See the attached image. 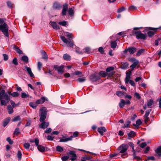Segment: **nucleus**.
Returning a JSON list of instances; mask_svg holds the SVG:
<instances>
[{"label":"nucleus","mask_w":161,"mask_h":161,"mask_svg":"<svg viewBox=\"0 0 161 161\" xmlns=\"http://www.w3.org/2000/svg\"><path fill=\"white\" fill-rule=\"evenodd\" d=\"M0 100L2 105L6 106L10 100V97L7 93L4 92L0 97Z\"/></svg>","instance_id":"f257e3e1"},{"label":"nucleus","mask_w":161,"mask_h":161,"mask_svg":"<svg viewBox=\"0 0 161 161\" xmlns=\"http://www.w3.org/2000/svg\"><path fill=\"white\" fill-rule=\"evenodd\" d=\"M128 147V145L127 144H123L121 145L118 148V150L119 151V153H122L121 157L123 158H125L127 155L126 151Z\"/></svg>","instance_id":"f03ea898"},{"label":"nucleus","mask_w":161,"mask_h":161,"mask_svg":"<svg viewBox=\"0 0 161 161\" xmlns=\"http://www.w3.org/2000/svg\"><path fill=\"white\" fill-rule=\"evenodd\" d=\"M29 142L31 143H35L36 146L37 147L38 149L40 152H43L45 151V148L44 146L41 145H38L39 141L38 138H36L34 140H31L29 141Z\"/></svg>","instance_id":"7ed1b4c3"},{"label":"nucleus","mask_w":161,"mask_h":161,"mask_svg":"<svg viewBox=\"0 0 161 161\" xmlns=\"http://www.w3.org/2000/svg\"><path fill=\"white\" fill-rule=\"evenodd\" d=\"M40 110L41 114H40V121L41 122L45 121V119L46 118L47 112V109L45 107H42Z\"/></svg>","instance_id":"20e7f679"},{"label":"nucleus","mask_w":161,"mask_h":161,"mask_svg":"<svg viewBox=\"0 0 161 161\" xmlns=\"http://www.w3.org/2000/svg\"><path fill=\"white\" fill-rule=\"evenodd\" d=\"M8 29V26L6 23L0 25V31H2L4 35L7 37L9 36Z\"/></svg>","instance_id":"39448f33"},{"label":"nucleus","mask_w":161,"mask_h":161,"mask_svg":"<svg viewBox=\"0 0 161 161\" xmlns=\"http://www.w3.org/2000/svg\"><path fill=\"white\" fill-rule=\"evenodd\" d=\"M61 40L65 43H66L67 46L70 47H73L74 45L73 43L71 41L70 39H68L66 38L63 36H61Z\"/></svg>","instance_id":"423d86ee"},{"label":"nucleus","mask_w":161,"mask_h":161,"mask_svg":"<svg viewBox=\"0 0 161 161\" xmlns=\"http://www.w3.org/2000/svg\"><path fill=\"white\" fill-rule=\"evenodd\" d=\"M135 34L136 36V38L138 39H145L147 37V34H146L142 33L140 31L135 32Z\"/></svg>","instance_id":"0eeeda50"},{"label":"nucleus","mask_w":161,"mask_h":161,"mask_svg":"<svg viewBox=\"0 0 161 161\" xmlns=\"http://www.w3.org/2000/svg\"><path fill=\"white\" fill-rule=\"evenodd\" d=\"M68 155L69 157L71 158L70 159L71 161H74L76 159L77 156L75 152L73 151H70Z\"/></svg>","instance_id":"6e6552de"},{"label":"nucleus","mask_w":161,"mask_h":161,"mask_svg":"<svg viewBox=\"0 0 161 161\" xmlns=\"http://www.w3.org/2000/svg\"><path fill=\"white\" fill-rule=\"evenodd\" d=\"M132 72L130 70L127 71L126 73V77L125 79V84H127L129 82V80L130 79L131 76V75Z\"/></svg>","instance_id":"1a4fd4ad"},{"label":"nucleus","mask_w":161,"mask_h":161,"mask_svg":"<svg viewBox=\"0 0 161 161\" xmlns=\"http://www.w3.org/2000/svg\"><path fill=\"white\" fill-rule=\"evenodd\" d=\"M25 69L28 73V74L31 77H34V75L31 71V68L29 67L26 66H25Z\"/></svg>","instance_id":"9d476101"},{"label":"nucleus","mask_w":161,"mask_h":161,"mask_svg":"<svg viewBox=\"0 0 161 161\" xmlns=\"http://www.w3.org/2000/svg\"><path fill=\"white\" fill-rule=\"evenodd\" d=\"M49 123L45 121L42 122L41 124L39 125V127L40 128L45 129L48 126Z\"/></svg>","instance_id":"9b49d317"},{"label":"nucleus","mask_w":161,"mask_h":161,"mask_svg":"<svg viewBox=\"0 0 161 161\" xmlns=\"http://www.w3.org/2000/svg\"><path fill=\"white\" fill-rule=\"evenodd\" d=\"M90 80L93 82H95L99 80L100 79V77L95 75H92L90 77Z\"/></svg>","instance_id":"f8f14e48"},{"label":"nucleus","mask_w":161,"mask_h":161,"mask_svg":"<svg viewBox=\"0 0 161 161\" xmlns=\"http://www.w3.org/2000/svg\"><path fill=\"white\" fill-rule=\"evenodd\" d=\"M11 119L10 117H7L4 119L3 121V125L4 127H5L9 122Z\"/></svg>","instance_id":"ddd939ff"},{"label":"nucleus","mask_w":161,"mask_h":161,"mask_svg":"<svg viewBox=\"0 0 161 161\" xmlns=\"http://www.w3.org/2000/svg\"><path fill=\"white\" fill-rule=\"evenodd\" d=\"M129 66V63L127 62H123L121 63L120 68L123 69H127Z\"/></svg>","instance_id":"4468645a"},{"label":"nucleus","mask_w":161,"mask_h":161,"mask_svg":"<svg viewBox=\"0 0 161 161\" xmlns=\"http://www.w3.org/2000/svg\"><path fill=\"white\" fill-rule=\"evenodd\" d=\"M73 137L72 136H71L70 137L66 138L64 137L62 138L60 140L59 142H65L69 141H71L72 140Z\"/></svg>","instance_id":"2eb2a0df"},{"label":"nucleus","mask_w":161,"mask_h":161,"mask_svg":"<svg viewBox=\"0 0 161 161\" xmlns=\"http://www.w3.org/2000/svg\"><path fill=\"white\" fill-rule=\"evenodd\" d=\"M97 131L102 136L103 135V133L106 131V130L104 127H100L98 128Z\"/></svg>","instance_id":"dca6fc26"},{"label":"nucleus","mask_w":161,"mask_h":161,"mask_svg":"<svg viewBox=\"0 0 161 161\" xmlns=\"http://www.w3.org/2000/svg\"><path fill=\"white\" fill-rule=\"evenodd\" d=\"M155 152L157 154V156L158 157L161 156V146H159L155 150Z\"/></svg>","instance_id":"f3484780"},{"label":"nucleus","mask_w":161,"mask_h":161,"mask_svg":"<svg viewBox=\"0 0 161 161\" xmlns=\"http://www.w3.org/2000/svg\"><path fill=\"white\" fill-rule=\"evenodd\" d=\"M13 46L14 50L17 53L19 54H21L23 53V52L18 47L15 46V45H14Z\"/></svg>","instance_id":"a211bd4d"},{"label":"nucleus","mask_w":161,"mask_h":161,"mask_svg":"<svg viewBox=\"0 0 161 161\" xmlns=\"http://www.w3.org/2000/svg\"><path fill=\"white\" fill-rule=\"evenodd\" d=\"M51 25L55 29L58 30L60 29L59 27L55 22H52Z\"/></svg>","instance_id":"6ab92c4d"},{"label":"nucleus","mask_w":161,"mask_h":161,"mask_svg":"<svg viewBox=\"0 0 161 161\" xmlns=\"http://www.w3.org/2000/svg\"><path fill=\"white\" fill-rule=\"evenodd\" d=\"M139 63L138 61H136L135 62H134L133 64L130 66L131 70L133 71L136 67L138 64Z\"/></svg>","instance_id":"aec40b11"},{"label":"nucleus","mask_w":161,"mask_h":161,"mask_svg":"<svg viewBox=\"0 0 161 161\" xmlns=\"http://www.w3.org/2000/svg\"><path fill=\"white\" fill-rule=\"evenodd\" d=\"M136 50V48L133 47L129 48V51L130 54H133L135 53Z\"/></svg>","instance_id":"412c9836"},{"label":"nucleus","mask_w":161,"mask_h":161,"mask_svg":"<svg viewBox=\"0 0 161 161\" xmlns=\"http://www.w3.org/2000/svg\"><path fill=\"white\" fill-rule=\"evenodd\" d=\"M125 100L123 99H121L119 103V107L120 108H123L125 105Z\"/></svg>","instance_id":"4be33fe9"},{"label":"nucleus","mask_w":161,"mask_h":161,"mask_svg":"<svg viewBox=\"0 0 161 161\" xmlns=\"http://www.w3.org/2000/svg\"><path fill=\"white\" fill-rule=\"evenodd\" d=\"M117 43L115 41H111L110 42V45L111 48H115L116 47Z\"/></svg>","instance_id":"5701e85b"},{"label":"nucleus","mask_w":161,"mask_h":161,"mask_svg":"<svg viewBox=\"0 0 161 161\" xmlns=\"http://www.w3.org/2000/svg\"><path fill=\"white\" fill-rule=\"evenodd\" d=\"M53 8L54 9H60L61 8V6L60 4L57 3H55L53 4Z\"/></svg>","instance_id":"b1692460"},{"label":"nucleus","mask_w":161,"mask_h":161,"mask_svg":"<svg viewBox=\"0 0 161 161\" xmlns=\"http://www.w3.org/2000/svg\"><path fill=\"white\" fill-rule=\"evenodd\" d=\"M63 57L64 60H70L71 59L70 56L67 53L64 54L63 55Z\"/></svg>","instance_id":"393cba45"},{"label":"nucleus","mask_w":161,"mask_h":161,"mask_svg":"<svg viewBox=\"0 0 161 161\" xmlns=\"http://www.w3.org/2000/svg\"><path fill=\"white\" fill-rule=\"evenodd\" d=\"M7 109L8 114H11L13 113V110L12 107L10 105H8L7 106Z\"/></svg>","instance_id":"a878e982"},{"label":"nucleus","mask_w":161,"mask_h":161,"mask_svg":"<svg viewBox=\"0 0 161 161\" xmlns=\"http://www.w3.org/2000/svg\"><path fill=\"white\" fill-rule=\"evenodd\" d=\"M64 68V66L61 65L59 66V67L58 68V70H57L58 72V73H61V74H62L63 73L64 71L63 70V69Z\"/></svg>","instance_id":"bb28decb"},{"label":"nucleus","mask_w":161,"mask_h":161,"mask_svg":"<svg viewBox=\"0 0 161 161\" xmlns=\"http://www.w3.org/2000/svg\"><path fill=\"white\" fill-rule=\"evenodd\" d=\"M22 60L25 63H28V58L26 56H24L21 58Z\"/></svg>","instance_id":"cd10ccee"},{"label":"nucleus","mask_w":161,"mask_h":161,"mask_svg":"<svg viewBox=\"0 0 161 161\" xmlns=\"http://www.w3.org/2000/svg\"><path fill=\"white\" fill-rule=\"evenodd\" d=\"M9 94L12 96L13 97H18L19 95V94L16 92H14L12 93H11V92H8Z\"/></svg>","instance_id":"c85d7f7f"},{"label":"nucleus","mask_w":161,"mask_h":161,"mask_svg":"<svg viewBox=\"0 0 161 161\" xmlns=\"http://www.w3.org/2000/svg\"><path fill=\"white\" fill-rule=\"evenodd\" d=\"M125 93L123 91H117L116 92V95L119 97H122V96H124Z\"/></svg>","instance_id":"c756f323"},{"label":"nucleus","mask_w":161,"mask_h":161,"mask_svg":"<svg viewBox=\"0 0 161 161\" xmlns=\"http://www.w3.org/2000/svg\"><path fill=\"white\" fill-rule=\"evenodd\" d=\"M29 105L33 108H36L37 105L36 103H35L32 102H31L29 103Z\"/></svg>","instance_id":"7c9ffc66"},{"label":"nucleus","mask_w":161,"mask_h":161,"mask_svg":"<svg viewBox=\"0 0 161 161\" xmlns=\"http://www.w3.org/2000/svg\"><path fill=\"white\" fill-rule=\"evenodd\" d=\"M135 133L133 131H131L128 134V135L129 137H133L135 136Z\"/></svg>","instance_id":"2f4dec72"},{"label":"nucleus","mask_w":161,"mask_h":161,"mask_svg":"<svg viewBox=\"0 0 161 161\" xmlns=\"http://www.w3.org/2000/svg\"><path fill=\"white\" fill-rule=\"evenodd\" d=\"M42 58L43 59H47L48 57L47 54L45 51H42Z\"/></svg>","instance_id":"473e14b6"},{"label":"nucleus","mask_w":161,"mask_h":161,"mask_svg":"<svg viewBox=\"0 0 161 161\" xmlns=\"http://www.w3.org/2000/svg\"><path fill=\"white\" fill-rule=\"evenodd\" d=\"M56 150L58 152H62L63 151L64 149L62 147L60 146H58L56 147Z\"/></svg>","instance_id":"72a5a7b5"},{"label":"nucleus","mask_w":161,"mask_h":161,"mask_svg":"<svg viewBox=\"0 0 161 161\" xmlns=\"http://www.w3.org/2000/svg\"><path fill=\"white\" fill-rule=\"evenodd\" d=\"M130 123V121L129 120L127 121L126 122H125L124 124V126L122 127V128H124L125 127H129V125Z\"/></svg>","instance_id":"f704fd0d"},{"label":"nucleus","mask_w":161,"mask_h":161,"mask_svg":"<svg viewBox=\"0 0 161 161\" xmlns=\"http://www.w3.org/2000/svg\"><path fill=\"white\" fill-rule=\"evenodd\" d=\"M99 75L103 77H105L107 75V73L104 71H101L99 73Z\"/></svg>","instance_id":"c9c22d12"},{"label":"nucleus","mask_w":161,"mask_h":161,"mask_svg":"<svg viewBox=\"0 0 161 161\" xmlns=\"http://www.w3.org/2000/svg\"><path fill=\"white\" fill-rule=\"evenodd\" d=\"M21 119V118L19 116H18L14 117L13 119H12V121L13 122H16L19 120H20Z\"/></svg>","instance_id":"e433bc0d"},{"label":"nucleus","mask_w":161,"mask_h":161,"mask_svg":"<svg viewBox=\"0 0 161 161\" xmlns=\"http://www.w3.org/2000/svg\"><path fill=\"white\" fill-rule=\"evenodd\" d=\"M21 97L23 98H27L29 97V95L28 94H26L25 92H22L21 94Z\"/></svg>","instance_id":"4c0bfd02"},{"label":"nucleus","mask_w":161,"mask_h":161,"mask_svg":"<svg viewBox=\"0 0 161 161\" xmlns=\"http://www.w3.org/2000/svg\"><path fill=\"white\" fill-rule=\"evenodd\" d=\"M144 51V50L143 49H141L137 51L136 53V55L137 56H139Z\"/></svg>","instance_id":"58836bf2"},{"label":"nucleus","mask_w":161,"mask_h":161,"mask_svg":"<svg viewBox=\"0 0 161 161\" xmlns=\"http://www.w3.org/2000/svg\"><path fill=\"white\" fill-rule=\"evenodd\" d=\"M153 101L152 100L150 99L148 101L147 103V106L148 107H150L153 103Z\"/></svg>","instance_id":"ea45409f"},{"label":"nucleus","mask_w":161,"mask_h":161,"mask_svg":"<svg viewBox=\"0 0 161 161\" xmlns=\"http://www.w3.org/2000/svg\"><path fill=\"white\" fill-rule=\"evenodd\" d=\"M42 66V64L40 62H38L37 63V68L39 71H40Z\"/></svg>","instance_id":"a19ab883"},{"label":"nucleus","mask_w":161,"mask_h":161,"mask_svg":"<svg viewBox=\"0 0 161 161\" xmlns=\"http://www.w3.org/2000/svg\"><path fill=\"white\" fill-rule=\"evenodd\" d=\"M17 156L19 160H20L22 157V153L20 151H19L18 152Z\"/></svg>","instance_id":"79ce46f5"},{"label":"nucleus","mask_w":161,"mask_h":161,"mask_svg":"<svg viewBox=\"0 0 161 161\" xmlns=\"http://www.w3.org/2000/svg\"><path fill=\"white\" fill-rule=\"evenodd\" d=\"M68 13L70 15H72L74 13V11L72 8H70L68 10Z\"/></svg>","instance_id":"37998d69"},{"label":"nucleus","mask_w":161,"mask_h":161,"mask_svg":"<svg viewBox=\"0 0 161 161\" xmlns=\"http://www.w3.org/2000/svg\"><path fill=\"white\" fill-rule=\"evenodd\" d=\"M24 146L26 149H28L29 148L30 146V145L28 143H25L24 144Z\"/></svg>","instance_id":"c03bdc74"},{"label":"nucleus","mask_w":161,"mask_h":161,"mask_svg":"<svg viewBox=\"0 0 161 161\" xmlns=\"http://www.w3.org/2000/svg\"><path fill=\"white\" fill-rule=\"evenodd\" d=\"M114 69V68L113 67H110L107 68L106 69V71L107 72H109L113 70Z\"/></svg>","instance_id":"a18cd8bd"},{"label":"nucleus","mask_w":161,"mask_h":161,"mask_svg":"<svg viewBox=\"0 0 161 161\" xmlns=\"http://www.w3.org/2000/svg\"><path fill=\"white\" fill-rule=\"evenodd\" d=\"M58 24L63 26H65L67 24V22L65 21L59 22Z\"/></svg>","instance_id":"49530a36"},{"label":"nucleus","mask_w":161,"mask_h":161,"mask_svg":"<svg viewBox=\"0 0 161 161\" xmlns=\"http://www.w3.org/2000/svg\"><path fill=\"white\" fill-rule=\"evenodd\" d=\"M19 133V129L18 128H16L14 131V134L15 135H17Z\"/></svg>","instance_id":"de8ad7c7"},{"label":"nucleus","mask_w":161,"mask_h":161,"mask_svg":"<svg viewBox=\"0 0 161 161\" xmlns=\"http://www.w3.org/2000/svg\"><path fill=\"white\" fill-rule=\"evenodd\" d=\"M77 80L80 82H82L85 81L86 80V79L85 78H78Z\"/></svg>","instance_id":"09e8293b"},{"label":"nucleus","mask_w":161,"mask_h":161,"mask_svg":"<svg viewBox=\"0 0 161 161\" xmlns=\"http://www.w3.org/2000/svg\"><path fill=\"white\" fill-rule=\"evenodd\" d=\"M151 110V109H150L149 110H147L145 113V115H144L145 117H148V116Z\"/></svg>","instance_id":"8fccbe9b"},{"label":"nucleus","mask_w":161,"mask_h":161,"mask_svg":"<svg viewBox=\"0 0 161 161\" xmlns=\"http://www.w3.org/2000/svg\"><path fill=\"white\" fill-rule=\"evenodd\" d=\"M154 34V32L152 31H149L147 32V34L150 37H152Z\"/></svg>","instance_id":"3c124183"},{"label":"nucleus","mask_w":161,"mask_h":161,"mask_svg":"<svg viewBox=\"0 0 161 161\" xmlns=\"http://www.w3.org/2000/svg\"><path fill=\"white\" fill-rule=\"evenodd\" d=\"M133 158L137 160L141 159V158L139 156H137L136 155V153H134L133 154Z\"/></svg>","instance_id":"603ef678"},{"label":"nucleus","mask_w":161,"mask_h":161,"mask_svg":"<svg viewBox=\"0 0 161 161\" xmlns=\"http://www.w3.org/2000/svg\"><path fill=\"white\" fill-rule=\"evenodd\" d=\"M12 63H13L15 65H17L18 64V63L17 62V58H14L13 61H12Z\"/></svg>","instance_id":"864d4df0"},{"label":"nucleus","mask_w":161,"mask_h":161,"mask_svg":"<svg viewBox=\"0 0 161 161\" xmlns=\"http://www.w3.org/2000/svg\"><path fill=\"white\" fill-rule=\"evenodd\" d=\"M7 141L10 144H13V141L11 139L10 137H8L7 138Z\"/></svg>","instance_id":"5fc2aeb1"},{"label":"nucleus","mask_w":161,"mask_h":161,"mask_svg":"<svg viewBox=\"0 0 161 161\" xmlns=\"http://www.w3.org/2000/svg\"><path fill=\"white\" fill-rule=\"evenodd\" d=\"M10 102L11 103V104L12 105V106L13 108L15 106H16L17 104H16L15 102H14L13 100H10Z\"/></svg>","instance_id":"6e6d98bb"},{"label":"nucleus","mask_w":161,"mask_h":161,"mask_svg":"<svg viewBox=\"0 0 161 161\" xmlns=\"http://www.w3.org/2000/svg\"><path fill=\"white\" fill-rule=\"evenodd\" d=\"M125 9V8L124 7H122L120 8L119 9L117 10L118 13L121 12Z\"/></svg>","instance_id":"4d7b16f0"},{"label":"nucleus","mask_w":161,"mask_h":161,"mask_svg":"<svg viewBox=\"0 0 161 161\" xmlns=\"http://www.w3.org/2000/svg\"><path fill=\"white\" fill-rule=\"evenodd\" d=\"M147 145V143L145 142H142L140 144V147L142 148H144Z\"/></svg>","instance_id":"13d9d810"},{"label":"nucleus","mask_w":161,"mask_h":161,"mask_svg":"<svg viewBox=\"0 0 161 161\" xmlns=\"http://www.w3.org/2000/svg\"><path fill=\"white\" fill-rule=\"evenodd\" d=\"M65 36H67L69 38H72V34L71 33H69L68 32H66L65 33Z\"/></svg>","instance_id":"bf43d9fd"},{"label":"nucleus","mask_w":161,"mask_h":161,"mask_svg":"<svg viewBox=\"0 0 161 161\" xmlns=\"http://www.w3.org/2000/svg\"><path fill=\"white\" fill-rule=\"evenodd\" d=\"M69 158V157L67 156H63L62 158V159L63 161H67L68 159Z\"/></svg>","instance_id":"052dcab7"},{"label":"nucleus","mask_w":161,"mask_h":161,"mask_svg":"<svg viewBox=\"0 0 161 161\" xmlns=\"http://www.w3.org/2000/svg\"><path fill=\"white\" fill-rule=\"evenodd\" d=\"M98 51L102 54H103L104 53L103 49L102 47H100L99 48Z\"/></svg>","instance_id":"680f3d73"},{"label":"nucleus","mask_w":161,"mask_h":161,"mask_svg":"<svg viewBox=\"0 0 161 161\" xmlns=\"http://www.w3.org/2000/svg\"><path fill=\"white\" fill-rule=\"evenodd\" d=\"M7 4L8 7L9 8L12 7V4L9 1H8L7 2Z\"/></svg>","instance_id":"e2e57ef3"},{"label":"nucleus","mask_w":161,"mask_h":161,"mask_svg":"<svg viewBox=\"0 0 161 161\" xmlns=\"http://www.w3.org/2000/svg\"><path fill=\"white\" fill-rule=\"evenodd\" d=\"M129 82L132 86H135V83L133 80L130 79Z\"/></svg>","instance_id":"0e129e2a"},{"label":"nucleus","mask_w":161,"mask_h":161,"mask_svg":"<svg viewBox=\"0 0 161 161\" xmlns=\"http://www.w3.org/2000/svg\"><path fill=\"white\" fill-rule=\"evenodd\" d=\"M68 9V5L67 4H65L63 6V10L64 11H67Z\"/></svg>","instance_id":"69168bd1"},{"label":"nucleus","mask_w":161,"mask_h":161,"mask_svg":"<svg viewBox=\"0 0 161 161\" xmlns=\"http://www.w3.org/2000/svg\"><path fill=\"white\" fill-rule=\"evenodd\" d=\"M134 96L137 98L138 99H139L141 98L140 95L137 92H136L135 93Z\"/></svg>","instance_id":"338daca9"},{"label":"nucleus","mask_w":161,"mask_h":161,"mask_svg":"<svg viewBox=\"0 0 161 161\" xmlns=\"http://www.w3.org/2000/svg\"><path fill=\"white\" fill-rule=\"evenodd\" d=\"M136 9V7L134 6H130L128 10H133L135 9Z\"/></svg>","instance_id":"774afa93"}]
</instances>
